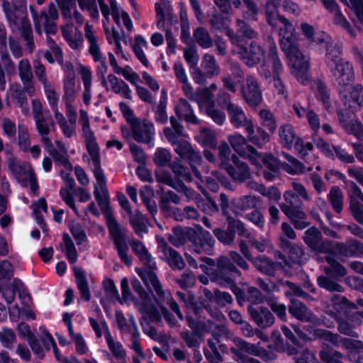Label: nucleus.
Wrapping results in <instances>:
<instances>
[{"instance_id":"f257e3e1","label":"nucleus","mask_w":363,"mask_h":363,"mask_svg":"<svg viewBox=\"0 0 363 363\" xmlns=\"http://www.w3.org/2000/svg\"><path fill=\"white\" fill-rule=\"evenodd\" d=\"M130 246L140 262H143L148 269L145 274H139L140 277L147 285L151 286L155 290V301L160 308L161 313L165 320L171 327L175 326L176 320H174L172 314L165 307V304L169 306L170 309L175 313L177 316L181 320H184V318L180 310L179 304L173 298L170 291H164L163 289L157 276L154 272V270L157 269V264L154 257L149 252L145 245L139 240H131L130 242Z\"/></svg>"},{"instance_id":"f03ea898","label":"nucleus","mask_w":363,"mask_h":363,"mask_svg":"<svg viewBox=\"0 0 363 363\" xmlns=\"http://www.w3.org/2000/svg\"><path fill=\"white\" fill-rule=\"evenodd\" d=\"M269 25L279 29L281 50L289 58L298 80L302 84H305L308 81V58L300 51L296 45L294 35V26L280 13L277 17H274V23Z\"/></svg>"},{"instance_id":"7ed1b4c3","label":"nucleus","mask_w":363,"mask_h":363,"mask_svg":"<svg viewBox=\"0 0 363 363\" xmlns=\"http://www.w3.org/2000/svg\"><path fill=\"white\" fill-rule=\"evenodd\" d=\"M206 274L211 281L222 287L230 288L240 305L245 301L244 291L235 283L242 276V273L227 257H220L217 264L213 259L206 257Z\"/></svg>"},{"instance_id":"20e7f679","label":"nucleus","mask_w":363,"mask_h":363,"mask_svg":"<svg viewBox=\"0 0 363 363\" xmlns=\"http://www.w3.org/2000/svg\"><path fill=\"white\" fill-rule=\"evenodd\" d=\"M3 11L13 33L20 32L25 47L31 53L35 48L33 35L28 18L26 0H2Z\"/></svg>"},{"instance_id":"39448f33","label":"nucleus","mask_w":363,"mask_h":363,"mask_svg":"<svg viewBox=\"0 0 363 363\" xmlns=\"http://www.w3.org/2000/svg\"><path fill=\"white\" fill-rule=\"evenodd\" d=\"M206 311L216 321L208 320L206 323V335L211 334V337L208 338V345L212 351V354L206 352V358L208 363H220L222 357L218 349L222 350L223 345L220 344V338L227 334L228 328L225 324V317L218 308H212L206 306Z\"/></svg>"},{"instance_id":"423d86ee","label":"nucleus","mask_w":363,"mask_h":363,"mask_svg":"<svg viewBox=\"0 0 363 363\" xmlns=\"http://www.w3.org/2000/svg\"><path fill=\"white\" fill-rule=\"evenodd\" d=\"M283 196L284 201L279 204V208L294 228L303 230L308 227L310 223L306 220L307 216L303 210L302 200L295 196L292 191H286Z\"/></svg>"},{"instance_id":"0eeeda50","label":"nucleus","mask_w":363,"mask_h":363,"mask_svg":"<svg viewBox=\"0 0 363 363\" xmlns=\"http://www.w3.org/2000/svg\"><path fill=\"white\" fill-rule=\"evenodd\" d=\"M107 227L110 237L113 241L114 248L122 262L127 266L132 264V258L128 255V246L126 242V230L115 219L111 212L106 213Z\"/></svg>"},{"instance_id":"6e6552de","label":"nucleus","mask_w":363,"mask_h":363,"mask_svg":"<svg viewBox=\"0 0 363 363\" xmlns=\"http://www.w3.org/2000/svg\"><path fill=\"white\" fill-rule=\"evenodd\" d=\"M163 133L167 140L175 146L174 151L179 157L190 162L193 173L202 182L201 174L195 167V164L201 163V155L193 150L189 143L184 140L178 139L172 128H166L164 129Z\"/></svg>"},{"instance_id":"1a4fd4ad","label":"nucleus","mask_w":363,"mask_h":363,"mask_svg":"<svg viewBox=\"0 0 363 363\" xmlns=\"http://www.w3.org/2000/svg\"><path fill=\"white\" fill-rule=\"evenodd\" d=\"M30 10L38 34L41 35L44 31L48 36L57 33L56 21L59 18V13L57 6L53 3L49 4L48 9L42 10L40 14L32 6H30Z\"/></svg>"},{"instance_id":"9d476101","label":"nucleus","mask_w":363,"mask_h":363,"mask_svg":"<svg viewBox=\"0 0 363 363\" xmlns=\"http://www.w3.org/2000/svg\"><path fill=\"white\" fill-rule=\"evenodd\" d=\"M131 285L134 291L138 295V298L134 299V305L136 308L140 313L146 315L151 321H161L162 316L160 311L152 303L150 296L140 281L134 279L131 281Z\"/></svg>"},{"instance_id":"9b49d317","label":"nucleus","mask_w":363,"mask_h":363,"mask_svg":"<svg viewBox=\"0 0 363 363\" xmlns=\"http://www.w3.org/2000/svg\"><path fill=\"white\" fill-rule=\"evenodd\" d=\"M279 143L283 147L291 150L293 146L302 156L305 157L309 151L313 148L311 143H304L303 140L298 135L294 127L286 123L281 125L279 128Z\"/></svg>"},{"instance_id":"f8f14e48","label":"nucleus","mask_w":363,"mask_h":363,"mask_svg":"<svg viewBox=\"0 0 363 363\" xmlns=\"http://www.w3.org/2000/svg\"><path fill=\"white\" fill-rule=\"evenodd\" d=\"M33 118L36 130L41 136V142L44 147L51 146V139L48 137L51 128L55 123L49 111H43L40 102L38 99L32 101Z\"/></svg>"},{"instance_id":"ddd939ff","label":"nucleus","mask_w":363,"mask_h":363,"mask_svg":"<svg viewBox=\"0 0 363 363\" xmlns=\"http://www.w3.org/2000/svg\"><path fill=\"white\" fill-rule=\"evenodd\" d=\"M115 317L117 327L121 333L122 335L125 333L130 334V348L134 350L138 355L144 357L145 354L140 343V333L135 318L130 315L129 318L130 324H128L122 311H116Z\"/></svg>"},{"instance_id":"4468645a","label":"nucleus","mask_w":363,"mask_h":363,"mask_svg":"<svg viewBox=\"0 0 363 363\" xmlns=\"http://www.w3.org/2000/svg\"><path fill=\"white\" fill-rule=\"evenodd\" d=\"M233 45L238 48V54L240 59L249 67H253L260 62L264 57V52L260 45L252 41L248 45L238 37H233Z\"/></svg>"},{"instance_id":"2eb2a0df","label":"nucleus","mask_w":363,"mask_h":363,"mask_svg":"<svg viewBox=\"0 0 363 363\" xmlns=\"http://www.w3.org/2000/svg\"><path fill=\"white\" fill-rule=\"evenodd\" d=\"M330 82L340 93L354 79L352 64L346 60L329 69Z\"/></svg>"},{"instance_id":"dca6fc26","label":"nucleus","mask_w":363,"mask_h":363,"mask_svg":"<svg viewBox=\"0 0 363 363\" xmlns=\"http://www.w3.org/2000/svg\"><path fill=\"white\" fill-rule=\"evenodd\" d=\"M84 33L85 37L89 44V52L92 56L94 62H99L96 69L97 74L99 76L106 75L108 70L106 58L103 56L101 52V49L97 43V38L95 35L93 26L86 23L84 28Z\"/></svg>"},{"instance_id":"f3484780","label":"nucleus","mask_w":363,"mask_h":363,"mask_svg":"<svg viewBox=\"0 0 363 363\" xmlns=\"http://www.w3.org/2000/svg\"><path fill=\"white\" fill-rule=\"evenodd\" d=\"M318 43L325 49V62L328 69L347 60L342 57V46L334 43L327 33H324L321 39H318Z\"/></svg>"},{"instance_id":"a211bd4d","label":"nucleus","mask_w":363,"mask_h":363,"mask_svg":"<svg viewBox=\"0 0 363 363\" xmlns=\"http://www.w3.org/2000/svg\"><path fill=\"white\" fill-rule=\"evenodd\" d=\"M240 92L245 102L250 106L255 108L262 102V93L257 79L252 76L247 75L245 83L241 86Z\"/></svg>"},{"instance_id":"6ab92c4d","label":"nucleus","mask_w":363,"mask_h":363,"mask_svg":"<svg viewBox=\"0 0 363 363\" xmlns=\"http://www.w3.org/2000/svg\"><path fill=\"white\" fill-rule=\"evenodd\" d=\"M303 241L313 252L328 254L333 250L330 240H323L320 231L315 227H311L304 232Z\"/></svg>"},{"instance_id":"aec40b11","label":"nucleus","mask_w":363,"mask_h":363,"mask_svg":"<svg viewBox=\"0 0 363 363\" xmlns=\"http://www.w3.org/2000/svg\"><path fill=\"white\" fill-rule=\"evenodd\" d=\"M230 124L236 129H244L245 132L252 131L254 125L251 118L239 105L229 101L225 106Z\"/></svg>"},{"instance_id":"412c9836","label":"nucleus","mask_w":363,"mask_h":363,"mask_svg":"<svg viewBox=\"0 0 363 363\" xmlns=\"http://www.w3.org/2000/svg\"><path fill=\"white\" fill-rule=\"evenodd\" d=\"M133 134V138L139 143H143L150 145H152L155 136V128L153 123L147 120H137L131 122L130 125Z\"/></svg>"},{"instance_id":"4be33fe9","label":"nucleus","mask_w":363,"mask_h":363,"mask_svg":"<svg viewBox=\"0 0 363 363\" xmlns=\"http://www.w3.org/2000/svg\"><path fill=\"white\" fill-rule=\"evenodd\" d=\"M92 172L96 179L94 194L98 204L103 209L106 208L108 200V191L106 187V177L101 167V163L93 164Z\"/></svg>"},{"instance_id":"5701e85b","label":"nucleus","mask_w":363,"mask_h":363,"mask_svg":"<svg viewBox=\"0 0 363 363\" xmlns=\"http://www.w3.org/2000/svg\"><path fill=\"white\" fill-rule=\"evenodd\" d=\"M223 168L229 176L235 182H244L250 177V168L247 164L235 155H232L230 161L223 163Z\"/></svg>"},{"instance_id":"b1692460","label":"nucleus","mask_w":363,"mask_h":363,"mask_svg":"<svg viewBox=\"0 0 363 363\" xmlns=\"http://www.w3.org/2000/svg\"><path fill=\"white\" fill-rule=\"evenodd\" d=\"M8 168L15 179L23 187L28 185V179L34 174L33 168L27 163H22L18 160L11 157L7 161Z\"/></svg>"},{"instance_id":"393cba45","label":"nucleus","mask_w":363,"mask_h":363,"mask_svg":"<svg viewBox=\"0 0 363 363\" xmlns=\"http://www.w3.org/2000/svg\"><path fill=\"white\" fill-rule=\"evenodd\" d=\"M102 326L104 328V337L110 353L105 352L108 359H111V356L115 359L125 362L127 353L122 343L117 341L111 335L106 323H103Z\"/></svg>"},{"instance_id":"a878e982","label":"nucleus","mask_w":363,"mask_h":363,"mask_svg":"<svg viewBox=\"0 0 363 363\" xmlns=\"http://www.w3.org/2000/svg\"><path fill=\"white\" fill-rule=\"evenodd\" d=\"M35 93V86L22 85L16 84L12 89V98L21 108L23 115L29 113L30 107L27 96H33Z\"/></svg>"},{"instance_id":"bb28decb","label":"nucleus","mask_w":363,"mask_h":363,"mask_svg":"<svg viewBox=\"0 0 363 363\" xmlns=\"http://www.w3.org/2000/svg\"><path fill=\"white\" fill-rule=\"evenodd\" d=\"M188 325L191 328L192 333L189 331L182 334V338L185 340L189 347H198L200 345L199 340L204 333V323L200 320H196L192 317L186 318Z\"/></svg>"},{"instance_id":"cd10ccee","label":"nucleus","mask_w":363,"mask_h":363,"mask_svg":"<svg viewBox=\"0 0 363 363\" xmlns=\"http://www.w3.org/2000/svg\"><path fill=\"white\" fill-rule=\"evenodd\" d=\"M233 342L235 347H232L230 351L237 358L239 363H247L251 357H247L244 353L251 355H258L259 350L256 345L246 342L240 337H234Z\"/></svg>"},{"instance_id":"c85d7f7f","label":"nucleus","mask_w":363,"mask_h":363,"mask_svg":"<svg viewBox=\"0 0 363 363\" xmlns=\"http://www.w3.org/2000/svg\"><path fill=\"white\" fill-rule=\"evenodd\" d=\"M337 330L340 333L357 338L359 333L356 330L357 328L362 323V319L357 318V314H348L345 318L337 317Z\"/></svg>"},{"instance_id":"c756f323","label":"nucleus","mask_w":363,"mask_h":363,"mask_svg":"<svg viewBox=\"0 0 363 363\" xmlns=\"http://www.w3.org/2000/svg\"><path fill=\"white\" fill-rule=\"evenodd\" d=\"M247 312L253 321L261 328H269L275 322L274 315L267 307L249 306Z\"/></svg>"},{"instance_id":"7c9ffc66","label":"nucleus","mask_w":363,"mask_h":363,"mask_svg":"<svg viewBox=\"0 0 363 363\" xmlns=\"http://www.w3.org/2000/svg\"><path fill=\"white\" fill-rule=\"evenodd\" d=\"M225 34L229 37L232 43L233 36L238 37L246 43L247 40L256 38L258 35L257 32L250 25L240 18L236 20V32L232 29H226Z\"/></svg>"},{"instance_id":"2f4dec72","label":"nucleus","mask_w":363,"mask_h":363,"mask_svg":"<svg viewBox=\"0 0 363 363\" xmlns=\"http://www.w3.org/2000/svg\"><path fill=\"white\" fill-rule=\"evenodd\" d=\"M289 312L293 317L302 322L315 323L318 320L317 316L304 303L297 299H291Z\"/></svg>"},{"instance_id":"473e14b6","label":"nucleus","mask_w":363,"mask_h":363,"mask_svg":"<svg viewBox=\"0 0 363 363\" xmlns=\"http://www.w3.org/2000/svg\"><path fill=\"white\" fill-rule=\"evenodd\" d=\"M62 34L69 46L73 50L79 49L84 43L82 33L73 25L61 26Z\"/></svg>"},{"instance_id":"72a5a7b5","label":"nucleus","mask_w":363,"mask_h":363,"mask_svg":"<svg viewBox=\"0 0 363 363\" xmlns=\"http://www.w3.org/2000/svg\"><path fill=\"white\" fill-rule=\"evenodd\" d=\"M156 180L159 183L167 184V186L174 189L177 191L183 192L186 197L191 199L194 196V190L188 188L184 183L182 182H174L172 175L164 171L156 173Z\"/></svg>"},{"instance_id":"f704fd0d","label":"nucleus","mask_w":363,"mask_h":363,"mask_svg":"<svg viewBox=\"0 0 363 363\" xmlns=\"http://www.w3.org/2000/svg\"><path fill=\"white\" fill-rule=\"evenodd\" d=\"M206 115L218 125H222L225 121V113L215 106L214 95L207 89H206Z\"/></svg>"},{"instance_id":"c9c22d12","label":"nucleus","mask_w":363,"mask_h":363,"mask_svg":"<svg viewBox=\"0 0 363 363\" xmlns=\"http://www.w3.org/2000/svg\"><path fill=\"white\" fill-rule=\"evenodd\" d=\"M83 135L85 139L87 151L91 156L92 164H99V149L96 142L94 133L90 128V125L82 127Z\"/></svg>"},{"instance_id":"e433bc0d","label":"nucleus","mask_w":363,"mask_h":363,"mask_svg":"<svg viewBox=\"0 0 363 363\" xmlns=\"http://www.w3.org/2000/svg\"><path fill=\"white\" fill-rule=\"evenodd\" d=\"M162 245L160 247L162 249V252L167 259L169 265L173 269L181 270L184 269L185 264L182 256L173 248L168 246L164 240H162Z\"/></svg>"},{"instance_id":"4c0bfd02","label":"nucleus","mask_w":363,"mask_h":363,"mask_svg":"<svg viewBox=\"0 0 363 363\" xmlns=\"http://www.w3.org/2000/svg\"><path fill=\"white\" fill-rule=\"evenodd\" d=\"M108 55L109 57L110 65L112 67L114 72L118 74H121L132 84H136V82L140 80L139 75L128 65H126L123 68L119 67L113 53L108 52Z\"/></svg>"},{"instance_id":"58836bf2","label":"nucleus","mask_w":363,"mask_h":363,"mask_svg":"<svg viewBox=\"0 0 363 363\" xmlns=\"http://www.w3.org/2000/svg\"><path fill=\"white\" fill-rule=\"evenodd\" d=\"M252 263L257 270L269 276L274 275L276 270L280 265L279 263L264 255L254 258Z\"/></svg>"},{"instance_id":"ea45409f","label":"nucleus","mask_w":363,"mask_h":363,"mask_svg":"<svg viewBox=\"0 0 363 363\" xmlns=\"http://www.w3.org/2000/svg\"><path fill=\"white\" fill-rule=\"evenodd\" d=\"M259 196L245 195L241 196L234 205V213L236 215H242L243 212L255 208L260 203Z\"/></svg>"},{"instance_id":"a19ab883","label":"nucleus","mask_w":363,"mask_h":363,"mask_svg":"<svg viewBox=\"0 0 363 363\" xmlns=\"http://www.w3.org/2000/svg\"><path fill=\"white\" fill-rule=\"evenodd\" d=\"M18 72L22 85L35 86L31 65L27 58H23L18 62Z\"/></svg>"},{"instance_id":"79ce46f5","label":"nucleus","mask_w":363,"mask_h":363,"mask_svg":"<svg viewBox=\"0 0 363 363\" xmlns=\"http://www.w3.org/2000/svg\"><path fill=\"white\" fill-rule=\"evenodd\" d=\"M325 258L328 264V266L323 269L325 274L338 279L347 274L346 268L333 257L327 255Z\"/></svg>"},{"instance_id":"37998d69","label":"nucleus","mask_w":363,"mask_h":363,"mask_svg":"<svg viewBox=\"0 0 363 363\" xmlns=\"http://www.w3.org/2000/svg\"><path fill=\"white\" fill-rule=\"evenodd\" d=\"M206 298L220 307H225L233 302V298L228 292L221 291L218 289H214L213 292L206 289Z\"/></svg>"},{"instance_id":"c03bdc74","label":"nucleus","mask_w":363,"mask_h":363,"mask_svg":"<svg viewBox=\"0 0 363 363\" xmlns=\"http://www.w3.org/2000/svg\"><path fill=\"white\" fill-rule=\"evenodd\" d=\"M189 235L195 252L201 254L204 252V233L202 226L194 225V228L190 229Z\"/></svg>"},{"instance_id":"a18cd8bd","label":"nucleus","mask_w":363,"mask_h":363,"mask_svg":"<svg viewBox=\"0 0 363 363\" xmlns=\"http://www.w3.org/2000/svg\"><path fill=\"white\" fill-rule=\"evenodd\" d=\"M335 279L327 274L320 275L317 278L318 285L330 293H342L345 288Z\"/></svg>"},{"instance_id":"49530a36","label":"nucleus","mask_w":363,"mask_h":363,"mask_svg":"<svg viewBox=\"0 0 363 363\" xmlns=\"http://www.w3.org/2000/svg\"><path fill=\"white\" fill-rule=\"evenodd\" d=\"M247 140L259 148L263 147L270 140V135L263 128L259 127L255 131L254 125L252 131L246 132Z\"/></svg>"},{"instance_id":"de8ad7c7","label":"nucleus","mask_w":363,"mask_h":363,"mask_svg":"<svg viewBox=\"0 0 363 363\" xmlns=\"http://www.w3.org/2000/svg\"><path fill=\"white\" fill-rule=\"evenodd\" d=\"M176 114L179 118H183L189 123L197 124L198 119L193 113L192 108L188 101L185 99H181L179 104L175 108Z\"/></svg>"},{"instance_id":"09e8293b","label":"nucleus","mask_w":363,"mask_h":363,"mask_svg":"<svg viewBox=\"0 0 363 363\" xmlns=\"http://www.w3.org/2000/svg\"><path fill=\"white\" fill-rule=\"evenodd\" d=\"M328 200L335 213H340L342 211L344 196L339 186H333L331 187L328 194Z\"/></svg>"},{"instance_id":"8fccbe9b","label":"nucleus","mask_w":363,"mask_h":363,"mask_svg":"<svg viewBox=\"0 0 363 363\" xmlns=\"http://www.w3.org/2000/svg\"><path fill=\"white\" fill-rule=\"evenodd\" d=\"M170 167L174 174V182H191L192 181L191 174L189 169L179 162V160L174 161L170 164Z\"/></svg>"},{"instance_id":"3c124183","label":"nucleus","mask_w":363,"mask_h":363,"mask_svg":"<svg viewBox=\"0 0 363 363\" xmlns=\"http://www.w3.org/2000/svg\"><path fill=\"white\" fill-rule=\"evenodd\" d=\"M65 182L66 183V187L60 189V196L65 203L69 206L76 214H78V210L75 206L74 198L70 192L75 186L74 179L72 177L68 178Z\"/></svg>"},{"instance_id":"603ef678","label":"nucleus","mask_w":363,"mask_h":363,"mask_svg":"<svg viewBox=\"0 0 363 363\" xmlns=\"http://www.w3.org/2000/svg\"><path fill=\"white\" fill-rule=\"evenodd\" d=\"M283 156L289 162L283 165L284 169L290 174L296 175L303 174L306 172L304 164L288 153L283 152Z\"/></svg>"},{"instance_id":"864d4df0","label":"nucleus","mask_w":363,"mask_h":363,"mask_svg":"<svg viewBox=\"0 0 363 363\" xmlns=\"http://www.w3.org/2000/svg\"><path fill=\"white\" fill-rule=\"evenodd\" d=\"M77 286L79 291L82 299L89 301L91 298V293L85 274L81 269L75 270Z\"/></svg>"},{"instance_id":"5fc2aeb1","label":"nucleus","mask_w":363,"mask_h":363,"mask_svg":"<svg viewBox=\"0 0 363 363\" xmlns=\"http://www.w3.org/2000/svg\"><path fill=\"white\" fill-rule=\"evenodd\" d=\"M228 140L233 149L239 154L240 156L243 157L249 156L245 151V146L247 140L244 136L239 133H235L228 135Z\"/></svg>"},{"instance_id":"6e6d98bb","label":"nucleus","mask_w":363,"mask_h":363,"mask_svg":"<svg viewBox=\"0 0 363 363\" xmlns=\"http://www.w3.org/2000/svg\"><path fill=\"white\" fill-rule=\"evenodd\" d=\"M23 286V284L20 280L14 279L13 281L12 289H5L3 291V296L8 304L12 303L15 300L16 291H18L20 298H30L29 295L28 294H24L23 291H21L20 287Z\"/></svg>"},{"instance_id":"4d7b16f0","label":"nucleus","mask_w":363,"mask_h":363,"mask_svg":"<svg viewBox=\"0 0 363 363\" xmlns=\"http://www.w3.org/2000/svg\"><path fill=\"white\" fill-rule=\"evenodd\" d=\"M129 215L130 223L135 231V233L140 236L143 237V233H147V227L145 223L144 218L140 212H136L135 214L131 211Z\"/></svg>"},{"instance_id":"13d9d810","label":"nucleus","mask_w":363,"mask_h":363,"mask_svg":"<svg viewBox=\"0 0 363 363\" xmlns=\"http://www.w3.org/2000/svg\"><path fill=\"white\" fill-rule=\"evenodd\" d=\"M44 147L50 153L57 164L63 166L66 169L69 171L72 170V165L68 160L67 152H59L57 150L53 148L52 143L50 147Z\"/></svg>"},{"instance_id":"bf43d9fd","label":"nucleus","mask_w":363,"mask_h":363,"mask_svg":"<svg viewBox=\"0 0 363 363\" xmlns=\"http://www.w3.org/2000/svg\"><path fill=\"white\" fill-rule=\"evenodd\" d=\"M269 58L272 64L273 76H279L283 71V66L277 55V49L273 40H269Z\"/></svg>"},{"instance_id":"052dcab7","label":"nucleus","mask_w":363,"mask_h":363,"mask_svg":"<svg viewBox=\"0 0 363 363\" xmlns=\"http://www.w3.org/2000/svg\"><path fill=\"white\" fill-rule=\"evenodd\" d=\"M330 302L333 308L340 312L347 308H357V305L350 301L345 296L334 294L330 297Z\"/></svg>"},{"instance_id":"680f3d73","label":"nucleus","mask_w":363,"mask_h":363,"mask_svg":"<svg viewBox=\"0 0 363 363\" xmlns=\"http://www.w3.org/2000/svg\"><path fill=\"white\" fill-rule=\"evenodd\" d=\"M283 0H267L264 7V13L266 21L268 24H272L274 21V17H277L279 12V6Z\"/></svg>"},{"instance_id":"e2e57ef3","label":"nucleus","mask_w":363,"mask_h":363,"mask_svg":"<svg viewBox=\"0 0 363 363\" xmlns=\"http://www.w3.org/2000/svg\"><path fill=\"white\" fill-rule=\"evenodd\" d=\"M62 240L65 245L64 252L67 258L71 264L75 263L77 261L78 256L72 240L67 233L62 235Z\"/></svg>"},{"instance_id":"0e129e2a","label":"nucleus","mask_w":363,"mask_h":363,"mask_svg":"<svg viewBox=\"0 0 363 363\" xmlns=\"http://www.w3.org/2000/svg\"><path fill=\"white\" fill-rule=\"evenodd\" d=\"M244 9L242 10V20L247 21H257L259 13V7L255 1H248L243 3Z\"/></svg>"},{"instance_id":"69168bd1","label":"nucleus","mask_w":363,"mask_h":363,"mask_svg":"<svg viewBox=\"0 0 363 363\" xmlns=\"http://www.w3.org/2000/svg\"><path fill=\"white\" fill-rule=\"evenodd\" d=\"M314 335L327 342L329 344L328 346H337L342 339L338 334L324 329H316L314 331Z\"/></svg>"},{"instance_id":"338daca9","label":"nucleus","mask_w":363,"mask_h":363,"mask_svg":"<svg viewBox=\"0 0 363 363\" xmlns=\"http://www.w3.org/2000/svg\"><path fill=\"white\" fill-rule=\"evenodd\" d=\"M271 310L281 320H286V306L285 304L279 303L275 297L269 296L265 300Z\"/></svg>"},{"instance_id":"774afa93","label":"nucleus","mask_w":363,"mask_h":363,"mask_svg":"<svg viewBox=\"0 0 363 363\" xmlns=\"http://www.w3.org/2000/svg\"><path fill=\"white\" fill-rule=\"evenodd\" d=\"M295 363H319L314 352L308 347L302 348L300 354L293 357Z\"/></svg>"}]
</instances>
